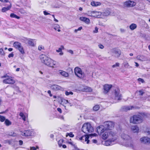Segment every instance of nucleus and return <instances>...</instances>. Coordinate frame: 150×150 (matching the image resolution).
<instances>
[{
	"instance_id": "obj_57",
	"label": "nucleus",
	"mask_w": 150,
	"mask_h": 150,
	"mask_svg": "<svg viewBox=\"0 0 150 150\" xmlns=\"http://www.w3.org/2000/svg\"><path fill=\"white\" fill-rule=\"evenodd\" d=\"M51 91H50V90H48V91H47V93L49 94V95H50V97H52V94H51Z\"/></svg>"
},
{
	"instance_id": "obj_62",
	"label": "nucleus",
	"mask_w": 150,
	"mask_h": 150,
	"mask_svg": "<svg viewBox=\"0 0 150 150\" xmlns=\"http://www.w3.org/2000/svg\"><path fill=\"white\" fill-rule=\"evenodd\" d=\"M92 142H93L94 143H96L97 142V140L96 139H93L92 140Z\"/></svg>"
},
{
	"instance_id": "obj_36",
	"label": "nucleus",
	"mask_w": 150,
	"mask_h": 150,
	"mask_svg": "<svg viewBox=\"0 0 150 150\" xmlns=\"http://www.w3.org/2000/svg\"><path fill=\"white\" fill-rule=\"evenodd\" d=\"M63 142L64 140L63 139H61L58 142V143L59 147H60L62 146V143H63Z\"/></svg>"
},
{
	"instance_id": "obj_52",
	"label": "nucleus",
	"mask_w": 150,
	"mask_h": 150,
	"mask_svg": "<svg viewBox=\"0 0 150 150\" xmlns=\"http://www.w3.org/2000/svg\"><path fill=\"white\" fill-rule=\"evenodd\" d=\"M62 102H64L66 104L67 103H69V101L67 100H66L65 99H63V100H62Z\"/></svg>"
},
{
	"instance_id": "obj_48",
	"label": "nucleus",
	"mask_w": 150,
	"mask_h": 150,
	"mask_svg": "<svg viewBox=\"0 0 150 150\" xmlns=\"http://www.w3.org/2000/svg\"><path fill=\"white\" fill-rule=\"evenodd\" d=\"M138 80L139 81L141 82L142 83L144 82V80L142 78H139L138 79Z\"/></svg>"
},
{
	"instance_id": "obj_18",
	"label": "nucleus",
	"mask_w": 150,
	"mask_h": 150,
	"mask_svg": "<svg viewBox=\"0 0 150 150\" xmlns=\"http://www.w3.org/2000/svg\"><path fill=\"white\" fill-rule=\"evenodd\" d=\"M50 88L53 90L58 91L60 90L61 88L62 87L57 85L54 84L50 86Z\"/></svg>"
},
{
	"instance_id": "obj_45",
	"label": "nucleus",
	"mask_w": 150,
	"mask_h": 150,
	"mask_svg": "<svg viewBox=\"0 0 150 150\" xmlns=\"http://www.w3.org/2000/svg\"><path fill=\"white\" fill-rule=\"evenodd\" d=\"M0 54L2 55H4V54L3 50L2 48L0 49Z\"/></svg>"
},
{
	"instance_id": "obj_14",
	"label": "nucleus",
	"mask_w": 150,
	"mask_h": 150,
	"mask_svg": "<svg viewBox=\"0 0 150 150\" xmlns=\"http://www.w3.org/2000/svg\"><path fill=\"white\" fill-rule=\"evenodd\" d=\"M140 141L142 143L149 144L150 143V138L147 137H144L140 139Z\"/></svg>"
},
{
	"instance_id": "obj_64",
	"label": "nucleus",
	"mask_w": 150,
	"mask_h": 150,
	"mask_svg": "<svg viewBox=\"0 0 150 150\" xmlns=\"http://www.w3.org/2000/svg\"><path fill=\"white\" fill-rule=\"evenodd\" d=\"M68 143H69V144H70L72 146H74V144L73 143L71 142H68Z\"/></svg>"
},
{
	"instance_id": "obj_23",
	"label": "nucleus",
	"mask_w": 150,
	"mask_h": 150,
	"mask_svg": "<svg viewBox=\"0 0 150 150\" xmlns=\"http://www.w3.org/2000/svg\"><path fill=\"white\" fill-rule=\"evenodd\" d=\"M134 108V106H124L123 108L124 110L125 111H127L128 110H132Z\"/></svg>"
},
{
	"instance_id": "obj_50",
	"label": "nucleus",
	"mask_w": 150,
	"mask_h": 150,
	"mask_svg": "<svg viewBox=\"0 0 150 150\" xmlns=\"http://www.w3.org/2000/svg\"><path fill=\"white\" fill-rule=\"evenodd\" d=\"M98 28L97 27H96L95 28V30L93 31V32L94 33H97L98 32Z\"/></svg>"
},
{
	"instance_id": "obj_43",
	"label": "nucleus",
	"mask_w": 150,
	"mask_h": 150,
	"mask_svg": "<svg viewBox=\"0 0 150 150\" xmlns=\"http://www.w3.org/2000/svg\"><path fill=\"white\" fill-rule=\"evenodd\" d=\"M139 95L142 96L143 94L144 93V92L143 91V90H141L139 91Z\"/></svg>"
},
{
	"instance_id": "obj_13",
	"label": "nucleus",
	"mask_w": 150,
	"mask_h": 150,
	"mask_svg": "<svg viewBox=\"0 0 150 150\" xmlns=\"http://www.w3.org/2000/svg\"><path fill=\"white\" fill-rule=\"evenodd\" d=\"M91 16L94 17L100 18H101V15L102 13L100 12L91 11Z\"/></svg>"
},
{
	"instance_id": "obj_8",
	"label": "nucleus",
	"mask_w": 150,
	"mask_h": 150,
	"mask_svg": "<svg viewBox=\"0 0 150 150\" xmlns=\"http://www.w3.org/2000/svg\"><path fill=\"white\" fill-rule=\"evenodd\" d=\"M104 125L107 131L112 129L114 126V123L111 121H107L104 123Z\"/></svg>"
},
{
	"instance_id": "obj_17",
	"label": "nucleus",
	"mask_w": 150,
	"mask_h": 150,
	"mask_svg": "<svg viewBox=\"0 0 150 150\" xmlns=\"http://www.w3.org/2000/svg\"><path fill=\"white\" fill-rule=\"evenodd\" d=\"M113 53L115 54V57H119L121 53V52L120 50L114 49L113 50Z\"/></svg>"
},
{
	"instance_id": "obj_5",
	"label": "nucleus",
	"mask_w": 150,
	"mask_h": 150,
	"mask_svg": "<svg viewBox=\"0 0 150 150\" xmlns=\"http://www.w3.org/2000/svg\"><path fill=\"white\" fill-rule=\"evenodd\" d=\"M74 73L76 76L81 78L83 79L84 77V73L82 72L81 69L79 68L76 67L74 69Z\"/></svg>"
},
{
	"instance_id": "obj_58",
	"label": "nucleus",
	"mask_w": 150,
	"mask_h": 150,
	"mask_svg": "<svg viewBox=\"0 0 150 150\" xmlns=\"http://www.w3.org/2000/svg\"><path fill=\"white\" fill-rule=\"evenodd\" d=\"M19 144L20 145H22L23 144V141L21 140H20L19 141Z\"/></svg>"
},
{
	"instance_id": "obj_34",
	"label": "nucleus",
	"mask_w": 150,
	"mask_h": 150,
	"mask_svg": "<svg viewBox=\"0 0 150 150\" xmlns=\"http://www.w3.org/2000/svg\"><path fill=\"white\" fill-rule=\"evenodd\" d=\"M99 106L98 105H96L93 107V109L94 111H96L99 109Z\"/></svg>"
},
{
	"instance_id": "obj_10",
	"label": "nucleus",
	"mask_w": 150,
	"mask_h": 150,
	"mask_svg": "<svg viewBox=\"0 0 150 150\" xmlns=\"http://www.w3.org/2000/svg\"><path fill=\"white\" fill-rule=\"evenodd\" d=\"M136 5V3L133 1H128L124 2V5L127 7H133Z\"/></svg>"
},
{
	"instance_id": "obj_25",
	"label": "nucleus",
	"mask_w": 150,
	"mask_h": 150,
	"mask_svg": "<svg viewBox=\"0 0 150 150\" xmlns=\"http://www.w3.org/2000/svg\"><path fill=\"white\" fill-rule=\"evenodd\" d=\"M91 5L92 6H100L101 5V3L99 2L93 1L91 2Z\"/></svg>"
},
{
	"instance_id": "obj_59",
	"label": "nucleus",
	"mask_w": 150,
	"mask_h": 150,
	"mask_svg": "<svg viewBox=\"0 0 150 150\" xmlns=\"http://www.w3.org/2000/svg\"><path fill=\"white\" fill-rule=\"evenodd\" d=\"M0 1L3 2H8V0H0Z\"/></svg>"
},
{
	"instance_id": "obj_56",
	"label": "nucleus",
	"mask_w": 150,
	"mask_h": 150,
	"mask_svg": "<svg viewBox=\"0 0 150 150\" xmlns=\"http://www.w3.org/2000/svg\"><path fill=\"white\" fill-rule=\"evenodd\" d=\"M57 110L60 112V113H61L62 112V111L61 109L60 108H57Z\"/></svg>"
},
{
	"instance_id": "obj_33",
	"label": "nucleus",
	"mask_w": 150,
	"mask_h": 150,
	"mask_svg": "<svg viewBox=\"0 0 150 150\" xmlns=\"http://www.w3.org/2000/svg\"><path fill=\"white\" fill-rule=\"evenodd\" d=\"M123 65L124 66V67L125 68H129V65L128 64V63L127 62H124L123 63Z\"/></svg>"
},
{
	"instance_id": "obj_41",
	"label": "nucleus",
	"mask_w": 150,
	"mask_h": 150,
	"mask_svg": "<svg viewBox=\"0 0 150 150\" xmlns=\"http://www.w3.org/2000/svg\"><path fill=\"white\" fill-rule=\"evenodd\" d=\"M120 66V64L119 63L116 62L115 64L113 65L112 66V68H115L117 67H119Z\"/></svg>"
},
{
	"instance_id": "obj_2",
	"label": "nucleus",
	"mask_w": 150,
	"mask_h": 150,
	"mask_svg": "<svg viewBox=\"0 0 150 150\" xmlns=\"http://www.w3.org/2000/svg\"><path fill=\"white\" fill-rule=\"evenodd\" d=\"M41 62L48 67H56V62L45 54H41L40 56Z\"/></svg>"
},
{
	"instance_id": "obj_4",
	"label": "nucleus",
	"mask_w": 150,
	"mask_h": 150,
	"mask_svg": "<svg viewBox=\"0 0 150 150\" xmlns=\"http://www.w3.org/2000/svg\"><path fill=\"white\" fill-rule=\"evenodd\" d=\"M13 46L15 48L18 50L22 54L25 53L23 48L20 42L17 41L15 42L13 44Z\"/></svg>"
},
{
	"instance_id": "obj_16",
	"label": "nucleus",
	"mask_w": 150,
	"mask_h": 150,
	"mask_svg": "<svg viewBox=\"0 0 150 150\" xmlns=\"http://www.w3.org/2000/svg\"><path fill=\"white\" fill-rule=\"evenodd\" d=\"M3 82L5 83L13 84L15 83V81L11 78L5 79L3 81Z\"/></svg>"
},
{
	"instance_id": "obj_15",
	"label": "nucleus",
	"mask_w": 150,
	"mask_h": 150,
	"mask_svg": "<svg viewBox=\"0 0 150 150\" xmlns=\"http://www.w3.org/2000/svg\"><path fill=\"white\" fill-rule=\"evenodd\" d=\"M115 99L118 100H120L121 99L122 96L121 94L120 93V90H115Z\"/></svg>"
},
{
	"instance_id": "obj_53",
	"label": "nucleus",
	"mask_w": 150,
	"mask_h": 150,
	"mask_svg": "<svg viewBox=\"0 0 150 150\" xmlns=\"http://www.w3.org/2000/svg\"><path fill=\"white\" fill-rule=\"evenodd\" d=\"M43 13H44V14L45 15H50V13H48L46 11H43Z\"/></svg>"
},
{
	"instance_id": "obj_11",
	"label": "nucleus",
	"mask_w": 150,
	"mask_h": 150,
	"mask_svg": "<svg viewBox=\"0 0 150 150\" xmlns=\"http://www.w3.org/2000/svg\"><path fill=\"white\" fill-rule=\"evenodd\" d=\"M33 132L29 130H25L23 132H21V135L23 136L28 137L32 136Z\"/></svg>"
},
{
	"instance_id": "obj_6",
	"label": "nucleus",
	"mask_w": 150,
	"mask_h": 150,
	"mask_svg": "<svg viewBox=\"0 0 150 150\" xmlns=\"http://www.w3.org/2000/svg\"><path fill=\"white\" fill-rule=\"evenodd\" d=\"M102 135V138L104 140L106 139L108 137L111 138L115 135V134L112 131L108 132L106 131Z\"/></svg>"
},
{
	"instance_id": "obj_24",
	"label": "nucleus",
	"mask_w": 150,
	"mask_h": 150,
	"mask_svg": "<svg viewBox=\"0 0 150 150\" xmlns=\"http://www.w3.org/2000/svg\"><path fill=\"white\" fill-rule=\"evenodd\" d=\"M121 137L124 139L128 140L130 139V137L128 135L124 133L121 135Z\"/></svg>"
},
{
	"instance_id": "obj_28",
	"label": "nucleus",
	"mask_w": 150,
	"mask_h": 150,
	"mask_svg": "<svg viewBox=\"0 0 150 150\" xmlns=\"http://www.w3.org/2000/svg\"><path fill=\"white\" fill-rule=\"evenodd\" d=\"M59 73L61 75L64 76H67L68 75V74L64 71H59Z\"/></svg>"
},
{
	"instance_id": "obj_35",
	"label": "nucleus",
	"mask_w": 150,
	"mask_h": 150,
	"mask_svg": "<svg viewBox=\"0 0 150 150\" xmlns=\"http://www.w3.org/2000/svg\"><path fill=\"white\" fill-rule=\"evenodd\" d=\"M4 142L5 144L8 143L10 145L11 144H12V141L11 140H4Z\"/></svg>"
},
{
	"instance_id": "obj_55",
	"label": "nucleus",
	"mask_w": 150,
	"mask_h": 150,
	"mask_svg": "<svg viewBox=\"0 0 150 150\" xmlns=\"http://www.w3.org/2000/svg\"><path fill=\"white\" fill-rule=\"evenodd\" d=\"M98 47L101 49H103L104 48V46L101 44H99L98 45Z\"/></svg>"
},
{
	"instance_id": "obj_39",
	"label": "nucleus",
	"mask_w": 150,
	"mask_h": 150,
	"mask_svg": "<svg viewBox=\"0 0 150 150\" xmlns=\"http://www.w3.org/2000/svg\"><path fill=\"white\" fill-rule=\"evenodd\" d=\"M65 94L67 96H68L70 94H73V93L71 91H69V92L67 91H66L65 92Z\"/></svg>"
},
{
	"instance_id": "obj_12",
	"label": "nucleus",
	"mask_w": 150,
	"mask_h": 150,
	"mask_svg": "<svg viewBox=\"0 0 150 150\" xmlns=\"http://www.w3.org/2000/svg\"><path fill=\"white\" fill-rule=\"evenodd\" d=\"M112 86L111 84H105L103 86V89L104 90V93L106 94H107L112 88Z\"/></svg>"
},
{
	"instance_id": "obj_27",
	"label": "nucleus",
	"mask_w": 150,
	"mask_h": 150,
	"mask_svg": "<svg viewBox=\"0 0 150 150\" xmlns=\"http://www.w3.org/2000/svg\"><path fill=\"white\" fill-rule=\"evenodd\" d=\"M129 28L132 30H133L137 27V25L134 23H132L129 26Z\"/></svg>"
},
{
	"instance_id": "obj_21",
	"label": "nucleus",
	"mask_w": 150,
	"mask_h": 150,
	"mask_svg": "<svg viewBox=\"0 0 150 150\" xmlns=\"http://www.w3.org/2000/svg\"><path fill=\"white\" fill-rule=\"evenodd\" d=\"M11 7V4L10 3V4L7 7H3L1 9V11L3 12H5L6 11L9 10Z\"/></svg>"
},
{
	"instance_id": "obj_38",
	"label": "nucleus",
	"mask_w": 150,
	"mask_h": 150,
	"mask_svg": "<svg viewBox=\"0 0 150 150\" xmlns=\"http://www.w3.org/2000/svg\"><path fill=\"white\" fill-rule=\"evenodd\" d=\"M62 49H64V47L62 45L59 48L58 50H56V51L57 52H61L62 51Z\"/></svg>"
},
{
	"instance_id": "obj_47",
	"label": "nucleus",
	"mask_w": 150,
	"mask_h": 150,
	"mask_svg": "<svg viewBox=\"0 0 150 150\" xmlns=\"http://www.w3.org/2000/svg\"><path fill=\"white\" fill-rule=\"evenodd\" d=\"M44 47L42 45H39L38 47V49L39 50H41L42 49L44 50Z\"/></svg>"
},
{
	"instance_id": "obj_42",
	"label": "nucleus",
	"mask_w": 150,
	"mask_h": 150,
	"mask_svg": "<svg viewBox=\"0 0 150 150\" xmlns=\"http://www.w3.org/2000/svg\"><path fill=\"white\" fill-rule=\"evenodd\" d=\"M60 28V27L59 26V25L58 24H56V25H55L54 27V29L55 30H57V29L58 28Z\"/></svg>"
},
{
	"instance_id": "obj_9",
	"label": "nucleus",
	"mask_w": 150,
	"mask_h": 150,
	"mask_svg": "<svg viewBox=\"0 0 150 150\" xmlns=\"http://www.w3.org/2000/svg\"><path fill=\"white\" fill-rule=\"evenodd\" d=\"M106 131H107L104 125H101L97 128V132L99 135H101Z\"/></svg>"
},
{
	"instance_id": "obj_61",
	"label": "nucleus",
	"mask_w": 150,
	"mask_h": 150,
	"mask_svg": "<svg viewBox=\"0 0 150 150\" xmlns=\"http://www.w3.org/2000/svg\"><path fill=\"white\" fill-rule=\"evenodd\" d=\"M89 137L88 136H85V141H86L88 139Z\"/></svg>"
},
{
	"instance_id": "obj_22",
	"label": "nucleus",
	"mask_w": 150,
	"mask_h": 150,
	"mask_svg": "<svg viewBox=\"0 0 150 150\" xmlns=\"http://www.w3.org/2000/svg\"><path fill=\"white\" fill-rule=\"evenodd\" d=\"M131 129L134 132H137L139 130V128L137 126L135 125L132 126Z\"/></svg>"
},
{
	"instance_id": "obj_60",
	"label": "nucleus",
	"mask_w": 150,
	"mask_h": 150,
	"mask_svg": "<svg viewBox=\"0 0 150 150\" xmlns=\"http://www.w3.org/2000/svg\"><path fill=\"white\" fill-rule=\"evenodd\" d=\"M36 148L35 147H30V150H36Z\"/></svg>"
},
{
	"instance_id": "obj_26",
	"label": "nucleus",
	"mask_w": 150,
	"mask_h": 150,
	"mask_svg": "<svg viewBox=\"0 0 150 150\" xmlns=\"http://www.w3.org/2000/svg\"><path fill=\"white\" fill-rule=\"evenodd\" d=\"M26 43H28L29 45L34 46V42L32 41L29 40H27L25 41Z\"/></svg>"
},
{
	"instance_id": "obj_29",
	"label": "nucleus",
	"mask_w": 150,
	"mask_h": 150,
	"mask_svg": "<svg viewBox=\"0 0 150 150\" xmlns=\"http://www.w3.org/2000/svg\"><path fill=\"white\" fill-rule=\"evenodd\" d=\"M4 123L7 126H9L11 125L12 123L9 120L6 119Z\"/></svg>"
},
{
	"instance_id": "obj_32",
	"label": "nucleus",
	"mask_w": 150,
	"mask_h": 150,
	"mask_svg": "<svg viewBox=\"0 0 150 150\" xmlns=\"http://www.w3.org/2000/svg\"><path fill=\"white\" fill-rule=\"evenodd\" d=\"M19 115L22 118V119L24 121H25L26 118L25 117L24 114L22 112H21L19 114Z\"/></svg>"
},
{
	"instance_id": "obj_19",
	"label": "nucleus",
	"mask_w": 150,
	"mask_h": 150,
	"mask_svg": "<svg viewBox=\"0 0 150 150\" xmlns=\"http://www.w3.org/2000/svg\"><path fill=\"white\" fill-rule=\"evenodd\" d=\"M137 58L138 60L142 61H145L148 60L147 57L142 55H138L137 57Z\"/></svg>"
},
{
	"instance_id": "obj_51",
	"label": "nucleus",
	"mask_w": 150,
	"mask_h": 150,
	"mask_svg": "<svg viewBox=\"0 0 150 150\" xmlns=\"http://www.w3.org/2000/svg\"><path fill=\"white\" fill-rule=\"evenodd\" d=\"M13 56L14 54H13V52H12L8 55V57L9 58H11V57H13Z\"/></svg>"
},
{
	"instance_id": "obj_63",
	"label": "nucleus",
	"mask_w": 150,
	"mask_h": 150,
	"mask_svg": "<svg viewBox=\"0 0 150 150\" xmlns=\"http://www.w3.org/2000/svg\"><path fill=\"white\" fill-rule=\"evenodd\" d=\"M74 146V149L76 150H79V149L78 148L77 146L75 145V144H74V146Z\"/></svg>"
},
{
	"instance_id": "obj_3",
	"label": "nucleus",
	"mask_w": 150,
	"mask_h": 150,
	"mask_svg": "<svg viewBox=\"0 0 150 150\" xmlns=\"http://www.w3.org/2000/svg\"><path fill=\"white\" fill-rule=\"evenodd\" d=\"M81 130L84 133L88 134L93 132L94 131V129L90 123H87L83 125L81 128Z\"/></svg>"
},
{
	"instance_id": "obj_40",
	"label": "nucleus",
	"mask_w": 150,
	"mask_h": 150,
	"mask_svg": "<svg viewBox=\"0 0 150 150\" xmlns=\"http://www.w3.org/2000/svg\"><path fill=\"white\" fill-rule=\"evenodd\" d=\"M15 90L18 93H21V92L19 89L18 87L17 86H15L14 87Z\"/></svg>"
},
{
	"instance_id": "obj_7",
	"label": "nucleus",
	"mask_w": 150,
	"mask_h": 150,
	"mask_svg": "<svg viewBox=\"0 0 150 150\" xmlns=\"http://www.w3.org/2000/svg\"><path fill=\"white\" fill-rule=\"evenodd\" d=\"M117 138V136L116 135L111 138H110L109 139L105 141V145L109 146L113 145L114 144L113 142L116 140Z\"/></svg>"
},
{
	"instance_id": "obj_54",
	"label": "nucleus",
	"mask_w": 150,
	"mask_h": 150,
	"mask_svg": "<svg viewBox=\"0 0 150 150\" xmlns=\"http://www.w3.org/2000/svg\"><path fill=\"white\" fill-rule=\"evenodd\" d=\"M67 51L68 52H69L71 54H74L73 51L71 50H68Z\"/></svg>"
},
{
	"instance_id": "obj_20",
	"label": "nucleus",
	"mask_w": 150,
	"mask_h": 150,
	"mask_svg": "<svg viewBox=\"0 0 150 150\" xmlns=\"http://www.w3.org/2000/svg\"><path fill=\"white\" fill-rule=\"evenodd\" d=\"M79 19L82 21H83L87 24H88L90 23V21L88 18L81 17H80L79 18Z\"/></svg>"
},
{
	"instance_id": "obj_44",
	"label": "nucleus",
	"mask_w": 150,
	"mask_h": 150,
	"mask_svg": "<svg viewBox=\"0 0 150 150\" xmlns=\"http://www.w3.org/2000/svg\"><path fill=\"white\" fill-rule=\"evenodd\" d=\"M19 12L22 14H24L25 13V11L23 8L20 9Z\"/></svg>"
},
{
	"instance_id": "obj_46",
	"label": "nucleus",
	"mask_w": 150,
	"mask_h": 150,
	"mask_svg": "<svg viewBox=\"0 0 150 150\" xmlns=\"http://www.w3.org/2000/svg\"><path fill=\"white\" fill-rule=\"evenodd\" d=\"M68 135L71 137H74V135L73 134L72 132H71L69 133H68Z\"/></svg>"
},
{
	"instance_id": "obj_31",
	"label": "nucleus",
	"mask_w": 150,
	"mask_h": 150,
	"mask_svg": "<svg viewBox=\"0 0 150 150\" xmlns=\"http://www.w3.org/2000/svg\"><path fill=\"white\" fill-rule=\"evenodd\" d=\"M10 16L11 18H15L17 19H19L20 17L16 15V14H14V13H11L10 15Z\"/></svg>"
},
{
	"instance_id": "obj_1",
	"label": "nucleus",
	"mask_w": 150,
	"mask_h": 150,
	"mask_svg": "<svg viewBox=\"0 0 150 150\" xmlns=\"http://www.w3.org/2000/svg\"><path fill=\"white\" fill-rule=\"evenodd\" d=\"M146 117V114L144 112L139 113V114L135 115L131 117L129 121L130 123L136 124L142 122L143 119Z\"/></svg>"
},
{
	"instance_id": "obj_37",
	"label": "nucleus",
	"mask_w": 150,
	"mask_h": 150,
	"mask_svg": "<svg viewBox=\"0 0 150 150\" xmlns=\"http://www.w3.org/2000/svg\"><path fill=\"white\" fill-rule=\"evenodd\" d=\"M5 117L0 115V121L1 122H3L6 120Z\"/></svg>"
},
{
	"instance_id": "obj_30",
	"label": "nucleus",
	"mask_w": 150,
	"mask_h": 150,
	"mask_svg": "<svg viewBox=\"0 0 150 150\" xmlns=\"http://www.w3.org/2000/svg\"><path fill=\"white\" fill-rule=\"evenodd\" d=\"M84 89L86 92H91L92 90L91 88L87 86L85 87L84 88Z\"/></svg>"
},
{
	"instance_id": "obj_49",
	"label": "nucleus",
	"mask_w": 150,
	"mask_h": 150,
	"mask_svg": "<svg viewBox=\"0 0 150 150\" xmlns=\"http://www.w3.org/2000/svg\"><path fill=\"white\" fill-rule=\"evenodd\" d=\"M9 135L11 136L15 137L16 136V134L14 132H13V133L11 132L10 133Z\"/></svg>"
}]
</instances>
